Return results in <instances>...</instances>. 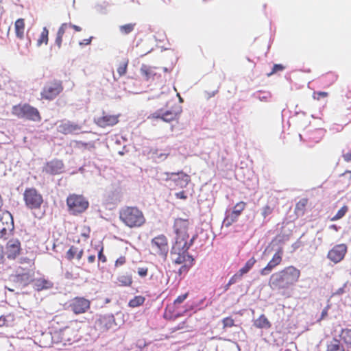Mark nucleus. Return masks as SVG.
I'll list each match as a JSON object with an SVG mask.
<instances>
[{"mask_svg":"<svg viewBox=\"0 0 351 351\" xmlns=\"http://www.w3.org/2000/svg\"><path fill=\"white\" fill-rule=\"evenodd\" d=\"M82 256H83V250L79 249L78 247H77L74 245H72L69 249V250L67 251L66 254V258L69 261H71L75 257H76V258L77 260H80L82 258Z\"/></svg>","mask_w":351,"mask_h":351,"instance_id":"nucleus-27","label":"nucleus"},{"mask_svg":"<svg viewBox=\"0 0 351 351\" xmlns=\"http://www.w3.org/2000/svg\"><path fill=\"white\" fill-rule=\"evenodd\" d=\"M308 204V198L304 197V198H302L301 199H300L295 204V209H294L295 214L298 217L303 216L306 213V210Z\"/></svg>","mask_w":351,"mask_h":351,"instance_id":"nucleus-23","label":"nucleus"},{"mask_svg":"<svg viewBox=\"0 0 351 351\" xmlns=\"http://www.w3.org/2000/svg\"><path fill=\"white\" fill-rule=\"evenodd\" d=\"M121 114H110L106 112H103L102 115L95 119V123L100 128L112 127L117 124L119 121Z\"/></svg>","mask_w":351,"mask_h":351,"instance_id":"nucleus-12","label":"nucleus"},{"mask_svg":"<svg viewBox=\"0 0 351 351\" xmlns=\"http://www.w3.org/2000/svg\"><path fill=\"white\" fill-rule=\"evenodd\" d=\"M128 63L129 60L128 59H125L119 63L117 68V73L119 77L126 74Z\"/></svg>","mask_w":351,"mask_h":351,"instance_id":"nucleus-40","label":"nucleus"},{"mask_svg":"<svg viewBox=\"0 0 351 351\" xmlns=\"http://www.w3.org/2000/svg\"><path fill=\"white\" fill-rule=\"evenodd\" d=\"M346 287V285H343V287H341L338 289L336 292L335 293V295H342L345 293V287Z\"/></svg>","mask_w":351,"mask_h":351,"instance_id":"nucleus-55","label":"nucleus"},{"mask_svg":"<svg viewBox=\"0 0 351 351\" xmlns=\"http://www.w3.org/2000/svg\"><path fill=\"white\" fill-rule=\"evenodd\" d=\"M283 254V247H279L267 265L260 271L261 275L267 276L276 267L280 265L282 262Z\"/></svg>","mask_w":351,"mask_h":351,"instance_id":"nucleus-11","label":"nucleus"},{"mask_svg":"<svg viewBox=\"0 0 351 351\" xmlns=\"http://www.w3.org/2000/svg\"><path fill=\"white\" fill-rule=\"evenodd\" d=\"M330 306L329 305L326 306L323 310H322V314H321V317L319 318V320H322L324 319H325L327 316H328V309H329Z\"/></svg>","mask_w":351,"mask_h":351,"instance_id":"nucleus-52","label":"nucleus"},{"mask_svg":"<svg viewBox=\"0 0 351 351\" xmlns=\"http://www.w3.org/2000/svg\"><path fill=\"white\" fill-rule=\"evenodd\" d=\"M23 277L24 278V279H25L26 280H29V278H30V276L28 274H25L24 275H23Z\"/></svg>","mask_w":351,"mask_h":351,"instance_id":"nucleus-63","label":"nucleus"},{"mask_svg":"<svg viewBox=\"0 0 351 351\" xmlns=\"http://www.w3.org/2000/svg\"><path fill=\"white\" fill-rule=\"evenodd\" d=\"M98 258L99 261H101L103 263H105L106 261V257L103 254V248H101L99 252H98Z\"/></svg>","mask_w":351,"mask_h":351,"instance_id":"nucleus-53","label":"nucleus"},{"mask_svg":"<svg viewBox=\"0 0 351 351\" xmlns=\"http://www.w3.org/2000/svg\"><path fill=\"white\" fill-rule=\"evenodd\" d=\"M348 210V207L346 205L342 206L335 216L331 218V221H337L341 219Z\"/></svg>","mask_w":351,"mask_h":351,"instance_id":"nucleus-41","label":"nucleus"},{"mask_svg":"<svg viewBox=\"0 0 351 351\" xmlns=\"http://www.w3.org/2000/svg\"><path fill=\"white\" fill-rule=\"evenodd\" d=\"M5 249L8 258L15 259L21 253V243L18 239H10L7 243Z\"/></svg>","mask_w":351,"mask_h":351,"instance_id":"nucleus-18","label":"nucleus"},{"mask_svg":"<svg viewBox=\"0 0 351 351\" xmlns=\"http://www.w3.org/2000/svg\"><path fill=\"white\" fill-rule=\"evenodd\" d=\"M137 273L139 276L144 278L148 274V268L146 267H139L137 268Z\"/></svg>","mask_w":351,"mask_h":351,"instance_id":"nucleus-49","label":"nucleus"},{"mask_svg":"<svg viewBox=\"0 0 351 351\" xmlns=\"http://www.w3.org/2000/svg\"><path fill=\"white\" fill-rule=\"evenodd\" d=\"M49 41V30L46 27L43 28V30L37 40L36 45L41 46L43 44L47 45Z\"/></svg>","mask_w":351,"mask_h":351,"instance_id":"nucleus-34","label":"nucleus"},{"mask_svg":"<svg viewBox=\"0 0 351 351\" xmlns=\"http://www.w3.org/2000/svg\"><path fill=\"white\" fill-rule=\"evenodd\" d=\"M343 158L346 162H351V152L344 154Z\"/></svg>","mask_w":351,"mask_h":351,"instance_id":"nucleus-56","label":"nucleus"},{"mask_svg":"<svg viewBox=\"0 0 351 351\" xmlns=\"http://www.w3.org/2000/svg\"><path fill=\"white\" fill-rule=\"evenodd\" d=\"M326 351H345V348L340 340L333 338L327 343Z\"/></svg>","mask_w":351,"mask_h":351,"instance_id":"nucleus-31","label":"nucleus"},{"mask_svg":"<svg viewBox=\"0 0 351 351\" xmlns=\"http://www.w3.org/2000/svg\"><path fill=\"white\" fill-rule=\"evenodd\" d=\"M175 195L178 199H185L187 197L184 191H180V192L176 193Z\"/></svg>","mask_w":351,"mask_h":351,"instance_id":"nucleus-54","label":"nucleus"},{"mask_svg":"<svg viewBox=\"0 0 351 351\" xmlns=\"http://www.w3.org/2000/svg\"><path fill=\"white\" fill-rule=\"evenodd\" d=\"M70 26H69V28H73L75 32H81L82 31V28L77 25H73L70 23H68Z\"/></svg>","mask_w":351,"mask_h":351,"instance_id":"nucleus-57","label":"nucleus"},{"mask_svg":"<svg viewBox=\"0 0 351 351\" xmlns=\"http://www.w3.org/2000/svg\"><path fill=\"white\" fill-rule=\"evenodd\" d=\"M243 275L238 271L234 274L229 280V285H233L241 280L243 278Z\"/></svg>","mask_w":351,"mask_h":351,"instance_id":"nucleus-44","label":"nucleus"},{"mask_svg":"<svg viewBox=\"0 0 351 351\" xmlns=\"http://www.w3.org/2000/svg\"><path fill=\"white\" fill-rule=\"evenodd\" d=\"M151 249L154 255L166 257L169 252L167 237L160 234L154 237L150 241Z\"/></svg>","mask_w":351,"mask_h":351,"instance_id":"nucleus-7","label":"nucleus"},{"mask_svg":"<svg viewBox=\"0 0 351 351\" xmlns=\"http://www.w3.org/2000/svg\"><path fill=\"white\" fill-rule=\"evenodd\" d=\"M64 163L59 159H53L47 162L43 167V171L50 175L60 174L63 171Z\"/></svg>","mask_w":351,"mask_h":351,"instance_id":"nucleus-16","label":"nucleus"},{"mask_svg":"<svg viewBox=\"0 0 351 351\" xmlns=\"http://www.w3.org/2000/svg\"><path fill=\"white\" fill-rule=\"evenodd\" d=\"M11 112L18 118L26 119L34 122H40L42 119L38 110L27 103L13 106Z\"/></svg>","mask_w":351,"mask_h":351,"instance_id":"nucleus-4","label":"nucleus"},{"mask_svg":"<svg viewBox=\"0 0 351 351\" xmlns=\"http://www.w3.org/2000/svg\"><path fill=\"white\" fill-rule=\"evenodd\" d=\"M112 317L108 316H101L98 319V323L101 326V329L106 330L111 327Z\"/></svg>","mask_w":351,"mask_h":351,"instance_id":"nucleus-35","label":"nucleus"},{"mask_svg":"<svg viewBox=\"0 0 351 351\" xmlns=\"http://www.w3.org/2000/svg\"><path fill=\"white\" fill-rule=\"evenodd\" d=\"M3 247L0 245V263L3 262Z\"/></svg>","mask_w":351,"mask_h":351,"instance_id":"nucleus-59","label":"nucleus"},{"mask_svg":"<svg viewBox=\"0 0 351 351\" xmlns=\"http://www.w3.org/2000/svg\"><path fill=\"white\" fill-rule=\"evenodd\" d=\"M162 113V110H160L159 111H157V112H155L151 114L148 117V119H161Z\"/></svg>","mask_w":351,"mask_h":351,"instance_id":"nucleus-51","label":"nucleus"},{"mask_svg":"<svg viewBox=\"0 0 351 351\" xmlns=\"http://www.w3.org/2000/svg\"><path fill=\"white\" fill-rule=\"evenodd\" d=\"M188 293L179 295L175 300L174 304L182 303L187 298Z\"/></svg>","mask_w":351,"mask_h":351,"instance_id":"nucleus-50","label":"nucleus"},{"mask_svg":"<svg viewBox=\"0 0 351 351\" xmlns=\"http://www.w3.org/2000/svg\"><path fill=\"white\" fill-rule=\"evenodd\" d=\"M95 254H92V255H89L88 256V263H92L95 261Z\"/></svg>","mask_w":351,"mask_h":351,"instance_id":"nucleus-58","label":"nucleus"},{"mask_svg":"<svg viewBox=\"0 0 351 351\" xmlns=\"http://www.w3.org/2000/svg\"><path fill=\"white\" fill-rule=\"evenodd\" d=\"M166 181L173 182L181 187L186 186L191 181L190 176L182 171L178 172H166Z\"/></svg>","mask_w":351,"mask_h":351,"instance_id":"nucleus-13","label":"nucleus"},{"mask_svg":"<svg viewBox=\"0 0 351 351\" xmlns=\"http://www.w3.org/2000/svg\"><path fill=\"white\" fill-rule=\"evenodd\" d=\"M25 206L29 209L40 208L43 198L42 195L34 188H27L23 193Z\"/></svg>","mask_w":351,"mask_h":351,"instance_id":"nucleus-8","label":"nucleus"},{"mask_svg":"<svg viewBox=\"0 0 351 351\" xmlns=\"http://www.w3.org/2000/svg\"><path fill=\"white\" fill-rule=\"evenodd\" d=\"M188 250L189 249H184L180 250V252H177L173 250L172 248L171 254L175 256L173 258V262L176 264L181 265L187 262H190V261H194L193 258L189 254Z\"/></svg>","mask_w":351,"mask_h":351,"instance_id":"nucleus-19","label":"nucleus"},{"mask_svg":"<svg viewBox=\"0 0 351 351\" xmlns=\"http://www.w3.org/2000/svg\"><path fill=\"white\" fill-rule=\"evenodd\" d=\"M347 249L346 244H337L329 250L327 257L332 262L337 264L344 258Z\"/></svg>","mask_w":351,"mask_h":351,"instance_id":"nucleus-14","label":"nucleus"},{"mask_svg":"<svg viewBox=\"0 0 351 351\" xmlns=\"http://www.w3.org/2000/svg\"><path fill=\"white\" fill-rule=\"evenodd\" d=\"M63 90L64 85L62 80L58 79L49 80L40 90V99L48 101H53L61 95Z\"/></svg>","mask_w":351,"mask_h":351,"instance_id":"nucleus-5","label":"nucleus"},{"mask_svg":"<svg viewBox=\"0 0 351 351\" xmlns=\"http://www.w3.org/2000/svg\"><path fill=\"white\" fill-rule=\"evenodd\" d=\"M338 79V75L334 72H328L320 78L321 82L326 86H330L333 84Z\"/></svg>","mask_w":351,"mask_h":351,"instance_id":"nucleus-26","label":"nucleus"},{"mask_svg":"<svg viewBox=\"0 0 351 351\" xmlns=\"http://www.w3.org/2000/svg\"><path fill=\"white\" fill-rule=\"evenodd\" d=\"M156 67H152L145 64H143L141 67V73L145 80H149L153 78L156 73L155 72Z\"/></svg>","mask_w":351,"mask_h":351,"instance_id":"nucleus-28","label":"nucleus"},{"mask_svg":"<svg viewBox=\"0 0 351 351\" xmlns=\"http://www.w3.org/2000/svg\"><path fill=\"white\" fill-rule=\"evenodd\" d=\"M182 265L181 266L178 271V273L180 274H182V273H186L189 271V269L193 266V261H190V262H187Z\"/></svg>","mask_w":351,"mask_h":351,"instance_id":"nucleus-43","label":"nucleus"},{"mask_svg":"<svg viewBox=\"0 0 351 351\" xmlns=\"http://www.w3.org/2000/svg\"><path fill=\"white\" fill-rule=\"evenodd\" d=\"M344 175H348L349 179H351V171H346L344 173L342 174Z\"/></svg>","mask_w":351,"mask_h":351,"instance_id":"nucleus-62","label":"nucleus"},{"mask_svg":"<svg viewBox=\"0 0 351 351\" xmlns=\"http://www.w3.org/2000/svg\"><path fill=\"white\" fill-rule=\"evenodd\" d=\"M117 282L121 287H130L133 282L132 276L130 274H122L117 277Z\"/></svg>","mask_w":351,"mask_h":351,"instance_id":"nucleus-33","label":"nucleus"},{"mask_svg":"<svg viewBox=\"0 0 351 351\" xmlns=\"http://www.w3.org/2000/svg\"><path fill=\"white\" fill-rule=\"evenodd\" d=\"M273 210H274V208L269 206V205H266L263 208V210H262V215L264 218H265L267 216L271 215L272 213H273Z\"/></svg>","mask_w":351,"mask_h":351,"instance_id":"nucleus-47","label":"nucleus"},{"mask_svg":"<svg viewBox=\"0 0 351 351\" xmlns=\"http://www.w3.org/2000/svg\"><path fill=\"white\" fill-rule=\"evenodd\" d=\"M69 213L72 215H78L84 213L89 206L86 197L82 195L72 193L66 198Z\"/></svg>","mask_w":351,"mask_h":351,"instance_id":"nucleus-6","label":"nucleus"},{"mask_svg":"<svg viewBox=\"0 0 351 351\" xmlns=\"http://www.w3.org/2000/svg\"><path fill=\"white\" fill-rule=\"evenodd\" d=\"M145 298L142 295H136L131 299L128 302V306L131 308H136L144 304Z\"/></svg>","mask_w":351,"mask_h":351,"instance_id":"nucleus-38","label":"nucleus"},{"mask_svg":"<svg viewBox=\"0 0 351 351\" xmlns=\"http://www.w3.org/2000/svg\"><path fill=\"white\" fill-rule=\"evenodd\" d=\"M53 335V337L58 339V341L63 344H70L77 339L78 332L71 326H66L58 331H55Z\"/></svg>","mask_w":351,"mask_h":351,"instance_id":"nucleus-10","label":"nucleus"},{"mask_svg":"<svg viewBox=\"0 0 351 351\" xmlns=\"http://www.w3.org/2000/svg\"><path fill=\"white\" fill-rule=\"evenodd\" d=\"M12 225V218L9 213L0 215V238L3 237Z\"/></svg>","mask_w":351,"mask_h":351,"instance_id":"nucleus-20","label":"nucleus"},{"mask_svg":"<svg viewBox=\"0 0 351 351\" xmlns=\"http://www.w3.org/2000/svg\"><path fill=\"white\" fill-rule=\"evenodd\" d=\"M285 66L281 64H275L274 66H273V68L271 69V71L270 73H269L267 74L268 76H271V75L277 73V72H279V71H282L285 69Z\"/></svg>","mask_w":351,"mask_h":351,"instance_id":"nucleus-45","label":"nucleus"},{"mask_svg":"<svg viewBox=\"0 0 351 351\" xmlns=\"http://www.w3.org/2000/svg\"><path fill=\"white\" fill-rule=\"evenodd\" d=\"M173 227L176 233V241L172 247L173 250L180 252L184 249H189L193 243L195 237H190L188 233L189 220L181 218L176 219Z\"/></svg>","mask_w":351,"mask_h":351,"instance_id":"nucleus-2","label":"nucleus"},{"mask_svg":"<svg viewBox=\"0 0 351 351\" xmlns=\"http://www.w3.org/2000/svg\"><path fill=\"white\" fill-rule=\"evenodd\" d=\"M14 320V316L12 314L0 316V327H8Z\"/></svg>","mask_w":351,"mask_h":351,"instance_id":"nucleus-37","label":"nucleus"},{"mask_svg":"<svg viewBox=\"0 0 351 351\" xmlns=\"http://www.w3.org/2000/svg\"><path fill=\"white\" fill-rule=\"evenodd\" d=\"M69 26H70V25L67 23H62L58 30L56 38L55 40V43L58 47V49H60L62 47L63 37L66 34V30L69 29Z\"/></svg>","mask_w":351,"mask_h":351,"instance_id":"nucleus-24","label":"nucleus"},{"mask_svg":"<svg viewBox=\"0 0 351 351\" xmlns=\"http://www.w3.org/2000/svg\"><path fill=\"white\" fill-rule=\"evenodd\" d=\"M328 95V93L327 92L318 91V92H315L313 93V97L315 99L319 100L321 98L327 97Z\"/></svg>","mask_w":351,"mask_h":351,"instance_id":"nucleus-48","label":"nucleus"},{"mask_svg":"<svg viewBox=\"0 0 351 351\" xmlns=\"http://www.w3.org/2000/svg\"><path fill=\"white\" fill-rule=\"evenodd\" d=\"M120 221L130 228H138L146 222L141 210L136 206H125L119 211Z\"/></svg>","mask_w":351,"mask_h":351,"instance_id":"nucleus-3","label":"nucleus"},{"mask_svg":"<svg viewBox=\"0 0 351 351\" xmlns=\"http://www.w3.org/2000/svg\"><path fill=\"white\" fill-rule=\"evenodd\" d=\"M255 327L258 328L269 329L271 328V324L266 316L263 314L261 315L254 322Z\"/></svg>","mask_w":351,"mask_h":351,"instance_id":"nucleus-30","label":"nucleus"},{"mask_svg":"<svg viewBox=\"0 0 351 351\" xmlns=\"http://www.w3.org/2000/svg\"><path fill=\"white\" fill-rule=\"evenodd\" d=\"M330 228L333 229L335 231L338 230V227L336 225H335V224L331 225L330 226Z\"/></svg>","mask_w":351,"mask_h":351,"instance_id":"nucleus-64","label":"nucleus"},{"mask_svg":"<svg viewBox=\"0 0 351 351\" xmlns=\"http://www.w3.org/2000/svg\"><path fill=\"white\" fill-rule=\"evenodd\" d=\"M300 270L294 266H288L271 275L268 285L272 290L287 289L298 282Z\"/></svg>","mask_w":351,"mask_h":351,"instance_id":"nucleus-1","label":"nucleus"},{"mask_svg":"<svg viewBox=\"0 0 351 351\" xmlns=\"http://www.w3.org/2000/svg\"><path fill=\"white\" fill-rule=\"evenodd\" d=\"M127 262V258L125 256H120L114 263L115 267H120L124 265Z\"/></svg>","mask_w":351,"mask_h":351,"instance_id":"nucleus-46","label":"nucleus"},{"mask_svg":"<svg viewBox=\"0 0 351 351\" xmlns=\"http://www.w3.org/2000/svg\"><path fill=\"white\" fill-rule=\"evenodd\" d=\"M25 23L23 19H18L14 23V32L17 38L22 40L25 36Z\"/></svg>","mask_w":351,"mask_h":351,"instance_id":"nucleus-22","label":"nucleus"},{"mask_svg":"<svg viewBox=\"0 0 351 351\" xmlns=\"http://www.w3.org/2000/svg\"><path fill=\"white\" fill-rule=\"evenodd\" d=\"M136 25V23H127L119 26V32L123 34L127 35L132 32Z\"/></svg>","mask_w":351,"mask_h":351,"instance_id":"nucleus-39","label":"nucleus"},{"mask_svg":"<svg viewBox=\"0 0 351 351\" xmlns=\"http://www.w3.org/2000/svg\"><path fill=\"white\" fill-rule=\"evenodd\" d=\"M179 118V113L174 110H167L162 112L161 119L167 123H170L173 121L178 120Z\"/></svg>","mask_w":351,"mask_h":351,"instance_id":"nucleus-32","label":"nucleus"},{"mask_svg":"<svg viewBox=\"0 0 351 351\" xmlns=\"http://www.w3.org/2000/svg\"><path fill=\"white\" fill-rule=\"evenodd\" d=\"M52 287L53 283L45 278H38L35 280L34 282V287L38 291L43 289H48Z\"/></svg>","mask_w":351,"mask_h":351,"instance_id":"nucleus-25","label":"nucleus"},{"mask_svg":"<svg viewBox=\"0 0 351 351\" xmlns=\"http://www.w3.org/2000/svg\"><path fill=\"white\" fill-rule=\"evenodd\" d=\"M163 279V273L160 270L156 269L150 275V285L154 287H159L162 284Z\"/></svg>","mask_w":351,"mask_h":351,"instance_id":"nucleus-21","label":"nucleus"},{"mask_svg":"<svg viewBox=\"0 0 351 351\" xmlns=\"http://www.w3.org/2000/svg\"><path fill=\"white\" fill-rule=\"evenodd\" d=\"M81 126L70 121H62L58 126V132L64 135L77 134Z\"/></svg>","mask_w":351,"mask_h":351,"instance_id":"nucleus-17","label":"nucleus"},{"mask_svg":"<svg viewBox=\"0 0 351 351\" xmlns=\"http://www.w3.org/2000/svg\"><path fill=\"white\" fill-rule=\"evenodd\" d=\"M256 263V258L252 256L250 258L245 264L243 267H242L239 271L244 276L245 274H247L250 270L254 267L255 263Z\"/></svg>","mask_w":351,"mask_h":351,"instance_id":"nucleus-36","label":"nucleus"},{"mask_svg":"<svg viewBox=\"0 0 351 351\" xmlns=\"http://www.w3.org/2000/svg\"><path fill=\"white\" fill-rule=\"evenodd\" d=\"M339 337V340L341 341L345 346H351V329L347 328L341 329Z\"/></svg>","mask_w":351,"mask_h":351,"instance_id":"nucleus-29","label":"nucleus"},{"mask_svg":"<svg viewBox=\"0 0 351 351\" xmlns=\"http://www.w3.org/2000/svg\"><path fill=\"white\" fill-rule=\"evenodd\" d=\"M90 308V301L84 297H75L69 302V308L75 315L85 313Z\"/></svg>","mask_w":351,"mask_h":351,"instance_id":"nucleus-9","label":"nucleus"},{"mask_svg":"<svg viewBox=\"0 0 351 351\" xmlns=\"http://www.w3.org/2000/svg\"><path fill=\"white\" fill-rule=\"evenodd\" d=\"M3 206V197H2L1 195L0 194V211L1 210Z\"/></svg>","mask_w":351,"mask_h":351,"instance_id":"nucleus-61","label":"nucleus"},{"mask_svg":"<svg viewBox=\"0 0 351 351\" xmlns=\"http://www.w3.org/2000/svg\"><path fill=\"white\" fill-rule=\"evenodd\" d=\"M346 97L348 99H351V84L348 87V92L346 94Z\"/></svg>","mask_w":351,"mask_h":351,"instance_id":"nucleus-60","label":"nucleus"},{"mask_svg":"<svg viewBox=\"0 0 351 351\" xmlns=\"http://www.w3.org/2000/svg\"><path fill=\"white\" fill-rule=\"evenodd\" d=\"M221 322H222L223 329H225L226 328H231V327L235 326L234 320L231 317H224Z\"/></svg>","mask_w":351,"mask_h":351,"instance_id":"nucleus-42","label":"nucleus"},{"mask_svg":"<svg viewBox=\"0 0 351 351\" xmlns=\"http://www.w3.org/2000/svg\"><path fill=\"white\" fill-rule=\"evenodd\" d=\"M246 205L247 204L243 201H241L235 204L232 212L229 215H227L224 219L226 226H230L234 222L237 221L239 217L245 209Z\"/></svg>","mask_w":351,"mask_h":351,"instance_id":"nucleus-15","label":"nucleus"}]
</instances>
